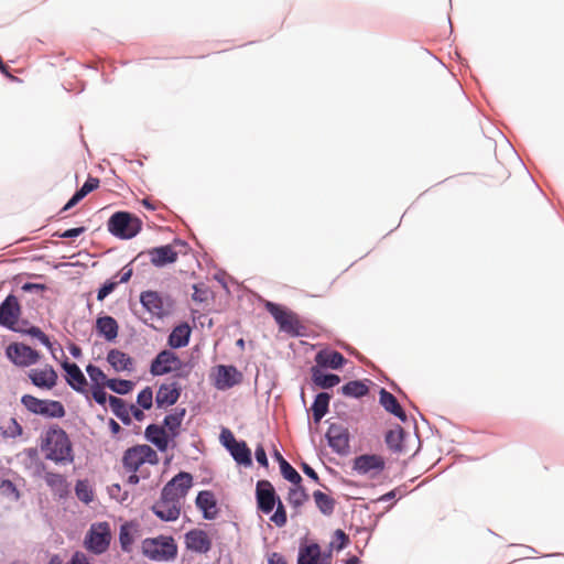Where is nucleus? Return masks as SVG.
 <instances>
[{"mask_svg":"<svg viewBox=\"0 0 564 564\" xmlns=\"http://www.w3.org/2000/svg\"><path fill=\"white\" fill-rule=\"evenodd\" d=\"M121 463L124 471L129 474L127 484L137 485L150 476L147 465H156L159 456L149 445H134L124 451Z\"/></svg>","mask_w":564,"mask_h":564,"instance_id":"nucleus-1","label":"nucleus"},{"mask_svg":"<svg viewBox=\"0 0 564 564\" xmlns=\"http://www.w3.org/2000/svg\"><path fill=\"white\" fill-rule=\"evenodd\" d=\"M41 451L45 459L55 464L66 465L74 462V453L72 442L66 432L59 426L50 427L41 443Z\"/></svg>","mask_w":564,"mask_h":564,"instance_id":"nucleus-2","label":"nucleus"},{"mask_svg":"<svg viewBox=\"0 0 564 564\" xmlns=\"http://www.w3.org/2000/svg\"><path fill=\"white\" fill-rule=\"evenodd\" d=\"M142 554L152 561L167 562L175 558L177 545L172 536L150 538L142 542Z\"/></svg>","mask_w":564,"mask_h":564,"instance_id":"nucleus-3","label":"nucleus"},{"mask_svg":"<svg viewBox=\"0 0 564 564\" xmlns=\"http://www.w3.org/2000/svg\"><path fill=\"white\" fill-rule=\"evenodd\" d=\"M142 228V221L128 212H117L108 220V230L121 239H131Z\"/></svg>","mask_w":564,"mask_h":564,"instance_id":"nucleus-4","label":"nucleus"},{"mask_svg":"<svg viewBox=\"0 0 564 564\" xmlns=\"http://www.w3.org/2000/svg\"><path fill=\"white\" fill-rule=\"evenodd\" d=\"M265 308L273 316L281 332L293 337L302 334L304 327L296 313L272 302H267Z\"/></svg>","mask_w":564,"mask_h":564,"instance_id":"nucleus-5","label":"nucleus"},{"mask_svg":"<svg viewBox=\"0 0 564 564\" xmlns=\"http://www.w3.org/2000/svg\"><path fill=\"white\" fill-rule=\"evenodd\" d=\"M111 541L110 524L106 521L93 523L85 536L84 546L94 554L105 553Z\"/></svg>","mask_w":564,"mask_h":564,"instance_id":"nucleus-6","label":"nucleus"},{"mask_svg":"<svg viewBox=\"0 0 564 564\" xmlns=\"http://www.w3.org/2000/svg\"><path fill=\"white\" fill-rule=\"evenodd\" d=\"M21 403L32 413L41 414L47 417H63L65 409L59 401L41 400L31 394H24L21 398Z\"/></svg>","mask_w":564,"mask_h":564,"instance_id":"nucleus-7","label":"nucleus"},{"mask_svg":"<svg viewBox=\"0 0 564 564\" xmlns=\"http://www.w3.org/2000/svg\"><path fill=\"white\" fill-rule=\"evenodd\" d=\"M7 358L18 367L26 368L35 365L41 354L22 343H12L6 348Z\"/></svg>","mask_w":564,"mask_h":564,"instance_id":"nucleus-8","label":"nucleus"},{"mask_svg":"<svg viewBox=\"0 0 564 564\" xmlns=\"http://www.w3.org/2000/svg\"><path fill=\"white\" fill-rule=\"evenodd\" d=\"M386 468V460L377 454H364L355 457L352 460V469L371 479L377 478Z\"/></svg>","mask_w":564,"mask_h":564,"instance_id":"nucleus-9","label":"nucleus"},{"mask_svg":"<svg viewBox=\"0 0 564 564\" xmlns=\"http://www.w3.org/2000/svg\"><path fill=\"white\" fill-rule=\"evenodd\" d=\"M183 505L173 499L169 492L162 489L159 500L154 502L151 510L162 521H176L182 511Z\"/></svg>","mask_w":564,"mask_h":564,"instance_id":"nucleus-10","label":"nucleus"},{"mask_svg":"<svg viewBox=\"0 0 564 564\" xmlns=\"http://www.w3.org/2000/svg\"><path fill=\"white\" fill-rule=\"evenodd\" d=\"M183 367V361L178 356L170 350L164 349L160 351L156 357L152 360L150 366V372L153 376H163L171 372L180 371Z\"/></svg>","mask_w":564,"mask_h":564,"instance_id":"nucleus-11","label":"nucleus"},{"mask_svg":"<svg viewBox=\"0 0 564 564\" xmlns=\"http://www.w3.org/2000/svg\"><path fill=\"white\" fill-rule=\"evenodd\" d=\"M142 305L153 315L163 317L172 311L173 302L170 297H163L155 291H144L140 295Z\"/></svg>","mask_w":564,"mask_h":564,"instance_id":"nucleus-12","label":"nucleus"},{"mask_svg":"<svg viewBox=\"0 0 564 564\" xmlns=\"http://www.w3.org/2000/svg\"><path fill=\"white\" fill-rule=\"evenodd\" d=\"M193 487V476L189 473L181 471L165 484L163 490L169 492L173 499L184 505V500Z\"/></svg>","mask_w":564,"mask_h":564,"instance_id":"nucleus-13","label":"nucleus"},{"mask_svg":"<svg viewBox=\"0 0 564 564\" xmlns=\"http://www.w3.org/2000/svg\"><path fill=\"white\" fill-rule=\"evenodd\" d=\"M28 378L36 388L52 390L57 384L58 375L52 365L45 364L42 367L30 369Z\"/></svg>","mask_w":564,"mask_h":564,"instance_id":"nucleus-14","label":"nucleus"},{"mask_svg":"<svg viewBox=\"0 0 564 564\" xmlns=\"http://www.w3.org/2000/svg\"><path fill=\"white\" fill-rule=\"evenodd\" d=\"M257 508L261 512L269 514L279 501V496L269 480H259L256 487Z\"/></svg>","mask_w":564,"mask_h":564,"instance_id":"nucleus-15","label":"nucleus"},{"mask_svg":"<svg viewBox=\"0 0 564 564\" xmlns=\"http://www.w3.org/2000/svg\"><path fill=\"white\" fill-rule=\"evenodd\" d=\"M328 445L332 449L340 455H345L349 451V432L348 429L341 424L333 423L328 426L326 432Z\"/></svg>","mask_w":564,"mask_h":564,"instance_id":"nucleus-16","label":"nucleus"},{"mask_svg":"<svg viewBox=\"0 0 564 564\" xmlns=\"http://www.w3.org/2000/svg\"><path fill=\"white\" fill-rule=\"evenodd\" d=\"M21 307L14 295H9L0 304V325L17 330L15 324L19 321Z\"/></svg>","mask_w":564,"mask_h":564,"instance_id":"nucleus-17","label":"nucleus"},{"mask_svg":"<svg viewBox=\"0 0 564 564\" xmlns=\"http://www.w3.org/2000/svg\"><path fill=\"white\" fill-rule=\"evenodd\" d=\"M242 380V373L235 366L219 365L216 368L215 387L218 390H227Z\"/></svg>","mask_w":564,"mask_h":564,"instance_id":"nucleus-18","label":"nucleus"},{"mask_svg":"<svg viewBox=\"0 0 564 564\" xmlns=\"http://www.w3.org/2000/svg\"><path fill=\"white\" fill-rule=\"evenodd\" d=\"M62 367L66 372L65 379L67 383L75 391L84 394L87 399H89L88 383L80 368L76 364L68 361L63 362Z\"/></svg>","mask_w":564,"mask_h":564,"instance_id":"nucleus-19","label":"nucleus"},{"mask_svg":"<svg viewBox=\"0 0 564 564\" xmlns=\"http://www.w3.org/2000/svg\"><path fill=\"white\" fill-rule=\"evenodd\" d=\"M148 254L151 263L158 268L174 263L178 259V251L175 250L174 245L152 248L148 250Z\"/></svg>","mask_w":564,"mask_h":564,"instance_id":"nucleus-20","label":"nucleus"},{"mask_svg":"<svg viewBox=\"0 0 564 564\" xmlns=\"http://www.w3.org/2000/svg\"><path fill=\"white\" fill-rule=\"evenodd\" d=\"M187 549L197 553H207L212 549V540L208 534L200 529L191 530L185 534Z\"/></svg>","mask_w":564,"mask_h":564,"instance_id":"nucleus-21","label":"nucleus"},{"mask_svg":"<svg viewBox=\"0 0 564 564\" xmlns=\"http://www.w3.org/2000/svg\"><path fill=\"white\" fill-rule=\"evenodd\" d=\"M196 506L203 512L206 520H213L218 516L219 509L214 492L209 490L199 491L196 497Z\"/></svg>","mask_w":564,"mask_h":564,"instance_id":"nucleus-22","label":"nucleus"},{"mask_svg":"<svg viewBox=\"0 0 564 564\" xmlns=\"http://www.w3.org/2000/svg\"><path fill=\"white\" fill-rule=\"evenodd\" d=\"M181 395V388L176 382L163 383L159 387L155 402L159 408L173 405Z\"/></svg>","mask_w":564,"mask_h":564,"instance_id":"nucleus-23","label":"nucleus"},{"mask_svg":"<svg viewBox=\"0 0 564 564\" xmlns=\"http://www.w3.org/2000/svg\"><path fill=\"white\" fill-rule=\"evenodd\" d=\"M227 434L230 441L226 442L225 446L230 451L235 460L245 466H250L252 464L251 452L247 444L245 442L236 441L230 431H227Z\"/></svg>","mask_w":564,"mask_h":564,"instance_id":"nucleus-24","label":"nucleus"},{"mask_svg":"<svg viewBox=\"0 0 564 564\" xmlns=\"http://www.w3.org/2000/svg\"><path fill=\"white\" fill-rule=\"evenodd\" d=\"M107 361L116 372L132 371L133 359L119 349H111L107 354Z\"/></svg>","mask_w":564,"mask_h":564,"instance_id":"nucleus-25","label":"nucleus"},{"mask_svg":"<svg viewBox=\"0 0 564 564\" xmlns=\"http://www.w3.org/2000/svg\"><path fill=\"white\" fill-rule=\"evenodd\" d=\"M192 329L187 323H183L173 328L167 338L171 348H183L188 345Z\"/></svg>","mask_w":564,"mask_h":564,"instance_id":"nucleus-26","label":"nucleus"},{"mask_svg":"<svg viewBox=\"0 0 564 564\" xmlns=\"http://www.w3.org/2000/svg\"><path fill=\"white\" fill-rule=\"evenodd\" d=\"M379 402L386 411L392 413L403 422L406 421V414L398 402L397 398L386 389L380 390Z\"/></svg>","mask_w":564,"mask_h":564,"instance_id":"nucleus-27","label":"nucleus"},{"mask_svg":"<svg viewBox=\"0 0 564 564\" xmlns=\"http://www.w3.org/2000/svg\"><path fill=\"white\" fill-rule=\"evenodd\" d=\"M315 361L321 367L339 369L345 364V357L336 350H321L315 357Z\"/></svg>","mask_w":564,"mask_h":564,"instance_id":"nucleus-28","label":"nucleus"},{"mask_svg":"<svg viewBox=\"0 0 564 564\" xmlns=\"http://www.w3.org/2000/svg\"><path fill=\"white\" fill-rule=\"evenodd\" d=\"M139 525L133 522H127L121 525L119 542L122 551L130 552L135 539L140 535Z\"/></svg>","mask_w":564,"mask_h":564,"instance_id":"nucleus-29","label":"nucleus"},{"mask_svg":"<svg viewBox=\"0 0 564 564\" xmlns=\"http://www.w3.org/2000/svg\"><path fill=\"white\" fill-rule=\"evenodd\" d=\"M100 181L97 177L89 176L84 185L73 195V197L62 208L61 213L66 212L77 205L89 193L99 187Z\"/></svg>","mask_w":564,"mask_h":564,"instance_id":"nucleus-30","label":"nucleus"},{"mask_svg":"<svg viewBox=\"0 0 564 564\" xmlns=\"http://www.w3.org/2000/svg\"><path fill=\"white\" fill-rule=\"evenodd\" d=\"M145 437L153 443L161 452L166 451L169 446V438L164 427L156 424H150L145 429Z\"/></svg>","mask_w":564,"mask_h":564,"instance_id":"nucleus-31","label":"nucleus"},{"mask_svg":"<svg viewBox=\"0 0 564 564\" xmlns=\"http://www.w3.org/2000/svg\"><path fill=\"white\" fill-rule=\"evenodd\" d=\"M321 556V546L317 543L302 545L299 550L297 564H317Z\"/></svg>","mask_w":564,"mask_h":564,"instance_id":"nucleus-32","label":"nucleus"},{"mask_svg":"<svg viewBox=\"0 0 564 564\" xmlns=\"http://www.w3.org/2000/svg\"><path fill=\"white\" fill-rule=\"evenodd\" d=\"M96 328L107 340H113L118 336V323L111 316L99 317L96 322Z\"/></svg>","mask_w":564,"mask_h":564,"instance_id":"nucleus-33","label":"nucleus"},{"mask_svg":"<svg viewBox=\"0 0 564 564\" xmlns=\"http://www.w3.org/2000/svg\"><path fill=\"white\" fill-rule=\"evenodd\" d=\"M46 485L61 497L68 492V484L66 478L57 473L46 471L44 475Z\"/></svg>","mask_w":564,"mask_h":564,"instance_id":"nucleus-34","label":"nucleus"},{"mask_svg":"<svg viewBox=\"0 0 564 564\" xmlns=\"http://www.w3.org/2000/svg\"><path fill=\"white\" fill-rule=\"evenodd\" d=\"M108 401H109L111 411L115 413V415L118 419H120L122 421V423L130 424L131 423L130 411H129L130 405H128L124 402V400H122L118 397H113V395H110L108 398Z\"/></svg>","mask_w":564,"mask_h":564,"instance_id":"nucleus-35","label":"nucleus"},{"mask_svg":"<svg viewBox=\"0 0 564 564\" xmlns=\"http://www.w3.org/2000/svg\"><path fill=\"white\" fill-rule=\"evenodd\" d=\"M329 400L330 395L326 392H321L316 395L312 405L313 419L316 423L328 412Z\"/></svg>","mask_w":564,"mask_h":564,"instance_id":"nucleus-36","label":"nucleus"},{"mask_svg":"<svg viewBox=\"0 0 564 564\" xmlns=\"http://www.w3.org/2000/svg\"><path fill=\"white\" fill-rule=\"evenodd\" d=\"M312 379L316 386L323 389L333 388L340 382V378L337 375L324 373L317 368L312 369Z\"/></svg>","mask_w":564,"mask_h":564,"instance_id":"nucleus-37","label":"nucleus"},{"mask_svg":"<svg viewBox=\"0 0 564 564\" xmlns=\"http://www.w3.org/2000/svg\"><path fill=\"white\" fill-rule=\"evenodd\" d=\"M313 498L316 503V507L323 514L330 516L334 512L336 503L334 498L324 494L321 490H315L313 492Z\"/></svg>","mask_w":564,"mask_h":564,"instance_id":"nucleus-38","label":"nucleus"},{"mask_svg":"<svg viewBox=\"0 0 564 564\" xmlns=\"http://www.w3.org/2000/svg\"><path fill=\"white\" fill-rule=\"evenodd\" d=\"M403 438L404 430L399 425L388 431V433L386 434V443L388 447L395 453H400L403 451Z\"/></svg>","mask_w":564,"mask_h":564,"instance_id":"nucleus-39","label":"nucleus"},{"mask_svg":"<svg viewBox=\"0 0 564 564\" xmlns=\"http://www.w3.org/2000/svg\"><path fill=\"white\" fill-rule=\"evenodd\" d=\"M308 498L310 497L305 488L301 484H299L294 485L289 489L286 500L292 507L297 509L302 507L308 500Z\"/></svg>","mask_w":564,"mask_h":564,"instance_id":"nucleus-40","label":"nucleus"},{"mask_svg":"<svg viewBox=\"0 0 564 564\" xmlns=\"http://www.w3.org/2000/svg\"><path fill=\"white\" fill-rule=\"evenodd\" d=\"M341 392L347 397L361 398L369 392V389L362 381L354 380L343 386Z\"/></svg>","mask_w":564,"mask_h":564,"instance_id":"nucleus-41","label":"nucleus"},{"mask_svg":"<svg viewBox=\"0 0 564 564\" xmlns=\"http://www.w3.org/2000/svg\"><path fill=\"white\" fill-rule=\"evenodd\" d=\"M184 415L185 409H182L165 416L164 426L172 433L173 436L177 435V431L182 424Z\"/></svg>","mask_w":564,"mask_h":564,"instance_id":"nucleus-42","label":"nucleus"},{"mask_svg":"<svg viewBox=\"0 0 564 564\" xmlns=\"http://www.w3.org/2000/svg\"><path fill=\"white\" fill-rule=\"evenodd\" d=\"M134 383L124 379H110L107 382V388L118 394H127L132 391Z\"/></svg>","mask_w":564,"mask_h":564,"instance_id":"nucleus-43","label":"nucleus"},{"mask_svg":"<svg viewBox=\"0 0 564 564\" xmlns=\"http://www.w3.org/2000/svg\"><path fill=\"white\" fill-rule=\"evenodd\" d=\"M86 371H87L90 380L93 381L94 386H106L107 387V382L110 379L107 378L105 372L99 367L90 364L86 367Z\"/></svg>","mask_w":564,"mask_h":564,"instance_id":"nucleus-44","label":"nucleus"},{"mask_svg":"<svg viewBox=\"0 0 564 564\" xmlns=\"http://www.w3.org/2000/svg\"><path fill=\"white\" fill-rule=\"evenodd\" d=\"M270 520L279 528L284 527L288 522L286 510L280 498L275 503V512L271 516Z\"/></svg>","mask_w":564,"mask_h":564,"instance_id":"nucleus-45","label":"nucleus"},{"mask_svg":"<svg viewBox=\"0 0 564 564\" xmlns=\"http://www.w3.org/2000/svg\"><path fill=\"white\" fill-rule=\"evenodd\" d=\"M0 495L14 501L19 500L20 498V492L17 489L15 485L8 479L2 480L0 482Z\"/></svg>","mask_w":564,"mask_h":564,"instance_id":"nucleus-46","label":"nucleus"},{"mask_svg":"<svg viewBox=\"0 0 564 564\" xmlns=\"http://www.w3.org/2000/svg\"><path fill=\"white\" fill-rule=\"evenodd\" d=\"M137 403L143 410H149L153 405V391L150 387H145L141 390L137 397Z\"/></svg>","mask_w":564,"mask_h":564,"instance_id":"nucleus-47","label":"nucleus"},{"mask_svg":"<svg viewBox=\"0 0 564 564\" xmlns=\"http://www.w3.org/2000/svg\"><path fill=\"white\" fill-rule=\"evenodd\" d=\"M280 469L282 476L293 485H299L302 482L301 475L288 462H283Z\"/></svg>","mask_w":564,"mask_h":564,"instance_id":"nucleus-48","label":"nucleus"},{"mask_svg":"<svg viewBox=\"0 0 564 564\" xmlns=\"http://www.w3.org/2000/svg\"><path fill=\"white\" fill-rule=\"evenodd\" d=\"M75 490H76L77 497L82 501L88 503L93 500V497H94L93 491L89 489L86 481L78 480L75 486Z\"/></svg>","mask_w":564,"mask_h":564,"instance_id":"nucleus-49","label":"nucleus"},{"mask_svg":"<svg viewBox=\"0 0 564 564\" xmlns=\"http://www.w3.org/2000/svg\"><path fill=\"white\" fill-rule=\"evenodd\" d=\"M349 543L348 535L340 529L336 530L334 533V540L332 541V546L336 550L340 551L347 546Z\"/></svg>","mask_w":564,"mask_h":564,"instance_id":"nucleus-50","label":"nucleus"},{"mask_svg":"<svg viewBox=\"0 0 564 564\" xmlns=\"http://www.w3.org/2000/svg\"><path fill=\"white\" fill-rule=\"evenodd\" d=\"M106 386H93L89 390V398L91 397L100 405H105L107 402V393L104 388Z\"/></svg>","mask_w":564,"mask_h":564,"instance_id":"nucleus-51","label":"nucleus"},{"mask_svg":"<svg viewBox=\"0 0 564 564\" xmlns=\"http://www.w3.org/2000/svg\"><path fill=\"white\" fill-rule=\"evenodd\" d=\"M25 333L39 339L45 347L52 348V344L48 336L44 332H42L41 328L32 326L28 330H25Z\"/></svg>","mask_w":564,"mask_h":564,"instance_id":"nucleus-52","label":"nucleus"},{"mask_svg":"<svg viewBox=\"0 0 564 564\" xmlns=\"http://www.w3.org/2000/svg\"><path fill=\"white\" fill-rule=\"evenodd\" d=\"M118 281H108L99 290L97 294L98 301H104L118 285Z\"/></svg>","mask_w":564,"mask_h":564,"instance_id":"nucleus-53","label":"nucleus"},{"mask_svg":"<svg viewBox=\"0 0 564 564\" xmlns=\"http://www.w3.org/2000/svg\"><path fill=\"white\" fill-rule=\"evenodd\" d=\"M85 231V227H77V228H70L65 230L62 234H55L54 236H57L59 238H75L80 236Z\"/></svg>","mask_w":564,"mask_h":564,"instance_id":"nucleus-54","label":"nucleus"},{"mask_svg":"<svg viewBox=\"0 0 564 564\" xmlns=\"http://www.w3.org/2000/svg\"><path fill=\"white\" fill-rule=\"evenodd\" d=\"M256 459L261 466L268 467L269 463L262 445H258L256 448Z\"/></svg>","mask_w":564,"mask_h":564,"instance_id":"nucleus-55","label":"nucleus"},{"mask_svg":"<svg viewBox=\"0 0 564 564\" xmlns=\"http://www.w3.org/2000/svg\"><path fill=\"white\" fill-rule=\"evenodd\" d=\"M68 564H90L88 557L83 552H75Z\"/></svg>","mask_w":564,"mask_h":564,"instance_id":"nucleus-56","label":"nucleus"},{"mask_svg":"<svg viewBox=\"0 0 564 564\" xmlns=\"http://www.w3.org/2000/svg\"><path fill=\"white\" fill-rule=\"evenodd\" d=\"M268 564H288L284 556L278 552H273L268 557Z\"/></svg>","mask_w":564,"mask_h":564,"instance_id":"nucleus-57","label":"nucleus"},{"mask_svg":"<svg viewBox=\"0 0 564 564\" xmlns=\"http://www.w3.org/2000/svg\"><path fill=\"white\" fill-rule=\"evenodd\" d=\"M129 411H130V417L132 416V417H134L139 422L143 421L145 415H144V412L141 409H139L134 404H131L129 406Z\"/></svg>","mask_w":564,"mask_h":564,"instance_id":"nucleus-58","label":"nucleus"},{"mask_svg":"<svg viewBox=\"0 0 564 564\" xmlns=\"http://www.w3.org/2000/svg\"><path fill=\"white\" fill-rule=\"evenodd\" d=\"M302 470L305 475H307L310 478H312L314 481L318 482L319 477L316 474V471L306 463L302 464Z\"/></svg>","mask_w":564,"mask_h":564,"instance_id":"nucleus-59","label":"nucleus"},{"mask_svg":"<svg viewBox=\"0 0 564 564\" xmlns=\"http://www.w3.org/2000/svg\"><path fill=\"white\" fill-rule=\"evenodd\" d=\"M395 496H397V489H393V490L382 495L381 497H379L378 501H388V500L395 498Z\"/></svg>","mask_w":564,"mask_h":564,"instance_id":"nucleus-60","label":"nucleus"},{"mask_svg":"<svg viewBox=\"0 0 564 564\" xmlns=\"http://www.w3.org/2000/svg\"><path fill=\"white\" fill-rule=\"evenodd\" d=\"M193 288H194V290H195V292H194V294H193V299H194L195 301L203 302V301L205 300L204 294L199 292V290H198V286H197V285H194Z\"/></svg>","mask_w":564,"mask_h":564,"instance_id":"nucleus-61","label":"nucleus"},{"mask_svg":"<svg viewBox=\"0 0 564 564\" xmlns=\"http://www.w3.org/2000/svg\"><path fill=\"white\" fill-rule=\"evenodd\" d=\"M0 72L6 75L8 78L14 80L15 79V76H13L12 74H10L9 69H8V66L2 62V66L0 65Z\"/></svg>","mask_w":564,"mask_h":564,"instance_id":"nucleus-62","label":"nucleus"},{"mask_svg":"<svg viewBox=\"0 0 564 564\" xmlns=\"http://www.w3.org/2000/svg\"><path fill=\"white\" fill-rule=\"evenodd\" d=\"M109 426L113 434H118L121 430L120 425L112 419L109 422Z\"/></svg>","mask_w":564,"mask_h":564,"instance_id":"nucleus-63","label":"nucleus"},{"mask_svg":"<svg viewBox=\"0 0 564 564\" xmlns=\"http://www.w3.org/2000/svg\"><path fill=\"white\" fill-rule=\"evenodd\" d=\"M48 564H63V561L59 555L55 554L50 558Z\"/></svg>","mask_w":564,"mask_h":564,"instance_id":"nucleus-64","label":"nucleus"}]
</instances>
